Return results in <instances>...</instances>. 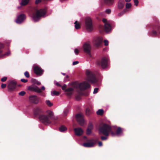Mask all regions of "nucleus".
Here are the masks:
<instances>
[{"label":"nucleus","instance_id":"obj_1","mask_svg":"<svg viewBox=\"0 0 160 160\" xmlns=\"http://www.w3.org/2000/svg\"><path fill=\"white\" fill-rule=\"evenodd\" d=\"M47 115H42L39 117L40 120L44 124L48 125L51 123V120H57V118L54 117L53 113L50 110L46 112Z\"/></svg>","mask_w":160,"mask_h":160},{"label":"nucleus","instance_id":"obj_2","mask_svg":"<svg viewBox=\"0 0 160 160\" xmlns=\"http://www.w3.org/2000/svg\"><path fill=\"white\" fill-rule=\"evenodd\" d=\"M46 14V11L45 9L37 10L35 12H33L32 14V19L34 22H38L40 19L41 17L44 16Z\"/></svg>","mask_w":160,"mask_h":160},{"label":"nucleus","instance_id":"obj_3","mask_svg":"<svg viewBox=\"0 0 160 160\" xmlns=\"http://www.w3.org/2000/svg\"><path fill=\"white\" fill-rule=\"evenodd\" d=\"M99 131L105 136H108L109 133L111 131V128L108 125L104 124L100 128Z\"/></svg>","mask_w":160,"mask_h":160},{"label":"nucleus","instance_id":"obj_4","mask_svg":"<svg viewBox=\"0 0 160 160\" xmlns=\"http://www.w3.org/2000/svg\"><path fill=\"white\" fill-rule=\"evenodd\" d=\"M85 27L87 30L91 32L93 29L92 20L89 17H87L85 19Z\"/></svg>","mask_w":160,"mask_h":160},{"label":"nucleus","instance_id":"obj_5","mask_svg":"<svg viewBox=\"0 0 160 160\" xmlns=\"http://www.w3.org/2000/svg\"><path fill=\"white\" fill-rule=\"evenodd\" d=\"M86 74L87 80L92 83H94L97 82V80L94 76L90 70H87L86 71Z\"/></svg>","mask_w":160,"mask_h":160},{"label":"nucleus","instance_id":"obj_6","mask_svg":"<svg viewBox=\"0 0 160 160\" xmlns=\"http://www.w3.org/2000/svg\"><path fill=\"white\" fill-rule=\"evenodd\" d=\"M76 88L81 90L86 89L90 87L89 84L86 82H83L82 83L77 84Z\"/></svg>","mask_w":160,"mask_h":160},{"label":"nucleus","instance_id":"obj_7","mask_svg":"<svg viewBox=\"0 0 160 160\" xmlns=\"http://www.w3.org/2000/svg\"><path fill=\"white\" fill-rule=\"evenodd\" d=\"M103 39L101 37H95L93 39L92 42L96 47H99Z\"/></svg>","mask_w":160,"mask_h":160},{"label":"nucleus","instance_id":"obj_8","mask_svg":"<svg viewBox=\"0 0 160 160\" xmlns=\"http://www.w3.org/2000/svg\"><path fill=\"white\" fill-rule=\"evenodd\" d=\"M76 118L77 122L81 126H83L85 123L82 115L80 114L77 115Z\"/></svg>","mask_w":160,"mask_h":160},{"label":"nucleus","instance_id":"obj_9","mask_svg":"<svg viewBox=\"0 0 160 160\" xmlns=\"http://www.w3.org/2000/svg\"><path fill=\"white\" fill-rule=\"evenodd\" d=\"M91 48V47L90 44L88 42L85 43L83 45L84 52L89 55L90 54Z\"/></svg>","mask_w":160,"mask_h":160},{"label":"nucleus","instance_id":"obj_10","mask_svg":"<svg viewBox=\"0 0 160 160\" xmlns=\"http://www.w3.org/2000/svg\"><path fill=\"white\" fill-rule=\"evenodd\" d=\"M28 89L31 91H34L38 93H41L42 91L40 88L36 86H31L28 87Z\"/></svg>","mask_w":160,"mask_h":160},{"label":"nucleus","instance_id":"obj_11","mask_svg":"<svg viewBox=\"0 0 160 160\" xmlns=\"http://www.w3.org/2000/svg\"><path fill=\"white\" fill-rule=\"evenodd\" d=\"M33 70L35 74L39 75H42L43 72V70L38 66H34L33 67Z\"/></svg>","mask_w":160,"mask_h":160},{"label":"nucleus","instance_id":"obj_12","mask_svg":"<svg viewBox=\"0 0 160 160\" xmlns=\"http://www.w3.org/2000/svg\"><path fill=\"white\" fill-rule=\"evenodd\" d=\"M108 61V58L104 57L102 58L101 62L98 63V64L101 65L102 68H104L107 66Z\"/></svg>","mask_w":160,"mask_h":160},{"label":"nucleus","instance_id":"obj_13","mask_svg":"<svg viewBox=\"0 0 160 160\" xmlns=\"http://www.w3.org/2000/svg\"><path fill=\"white\" fill-rule=\"evenodd\" d=\"M26 16L24 14H21L19 15L15 21L18 24H20L25 19Z\"/></svg>","mask_w":160,"mask_h":160},{"label":"nucleus","instance_id":"obj_14","mask_svg":"<svg viewBox=\"0 0 160 160\" xmlns=\"http://www.w3.org/2000/svg\"><path fill=\"white\" fill-rule=\"evenodd\" d=\"M29 99L30 102L35 104L38 103L39 101V99L37 98L36 96L35 95L30 96Z\"/></svg>","mask_w":160,"mask_h":160},{"label":"nucleus","instance_id":"obj_15","mask_svg":"<svg viewBox=\"0 0 160 160\" xmlns=\"http://www.w3.org/2000/svg\"><path fill=\"white\" fill-rule=\"evenodd\" d=\"M88 142L83 143L82 145L85 147H91L94 145V143L93 140H89L87 141Z\"/></svg>","mask_w":160,"mask_h":160},{"label":"nucleus","instance_id":"obj_16","mask_svg":"<svg viewBox=\"0 0 160 160\" xmlns=\"http://www.w3.org/2000/svg\"><path fill=\"white\" fill-rule=\"evenodd\" d=\"M75 135L78 136L82 135L83 133V130L80 128H76L74 129Z\"/></svg>","mask_w":160,"mask_h":160},{"label":"nucleus","instance_id":"obj_17","mask_svg":"<svg viewBox=\"0 0 160 160\" xmlns=\"http://www.w3.org/2000/svg\"><path fill=\"white\" fill-rule=\"evenodd\" d=\"M16 84L17 82L15 81H10L8 86V89L10 90H12L15 89Z\"/></svg>","mask_w":160,"mask_h":160},{"label":"nucleus","instance_id":"obj_18","mask_svg":"<svg viewBox=\"0 0 160 160\" xmlns=\"http://www.w3.org/2000/svg\"><path fill=\"white\" fill-rule=\"evenodd\" d=\"M4 47L3 45L1 43H0V57H2L4 56H8L10 54V51H8L7 52H6L4 54L1 55V54L2 52V49Z\"/></svg>","mask_w":160,"mask_h":160},{"label":"nucleus","instance_id":"obj_19","mask_svg":"<svg viewBox=\"0 0 160 160\" xmlns=\"http://www.w3.org/2000/svg\"><path fill=\"white\" fill-rule=\"evenodd\" d=\"M125 5V2L124 0H119L118 1V8L121 9Z\"/></svg>","mask_w":160,"mask_h":160},{"label":"nucleus","instance_id":"obj_20","mask_svg":"<svg viewBox=\"0 0 160 160\" xmlns=\"http://www.w3.org/2000/svg\"><path fill=\"white\" fill-rule=\"evenodd\" d=\"M105 30L106 32L110 31L111 29V26L109 24L105 23Z\"/></svg>","mask_w":160,"mask_h":160},{"label":"nucleus","instance_id":"obj_21","mask_svg":"<svg viewBox=\"0 0 160 160\" xmlns=\"http://www.w3.org/2000/svg\"><path fill=\"white\" fill-rule=\"evenodd\" d=\"M122 133V131L121 130V128L120 127H118L116 131V135L118 136H120L121 135Z\"/></svg>","mask_w":160,"mask_h":160},{"label":"nucleus","instance_id":"obj_22","mask_svg":"<svg viewBox=\"0 0 160 160\" xmlns=\"http://www.w3.org/2000/svg\"><path fill=\"white\" fill-rule=\"evenodd\" d=\"M73 89L72 88H69L67 89L66 91L67 92V94L68 95H71L72 93V91Z\"/></svg>","mask_w":160,"mask_h":160},{"label":"nucleus","instance_id":"obj_23","mask_svg":"<svg viewBox=\"0 0 160 160\" xmlns=\"http://www.w3.org/2000/svg\"><path fill=\"white\" fill-rule=\"evenodd\" d=\"M104 2L108 5H111L114 2V0H103Z\"/></svg>","mask_w":160,"mask_h":160},{"label":"nucleus","instance_id":"obj_24","mask_svg":"<svg viewBox=\"0 0 160 160\" xmlns=\"http://www.w3.org/2000/svg\"><path fill=\"white\" fill-rule=\"evenodd\" d=\"M60 92H57L56 91H53L51 92V95L52 96H58L59 95Z\"/></svg>","mask_w":160,"mask_h":160},{"label":"nucleus","instance_id":"obj_25","mask_svg":"<svg viewBox=\"0 0 160 160\" xmlns=\"http://www.w3.org/2000/svg\"><path fill=\"white\" fill-rule=\"evenodd\" d=\"M75 27L76 29H78L80 28V26L79 23L77 21H76L74 22Z\"/></svg>","mask_w":160,"mask_h":160},{"label":"nucleus","instance_id":"obj_26","mask_svg":"<svg viewBox=\"0 0 160 160\" xmlns=\"http://www.w3.org/2000/svg\"><path fill=\"white\" fill-rule=\"evenodd\" d=\"M29 1V0H22V1L21 3V4L22 5H26L28 3Z\"/></svg>","mask_w":160,"mask_h":160},{"label":"nucleus","instance_id":"obj_27","mask_svg":"<svg viewBox=\"0 0 160 160\" xmlns=\"http://www.w3.org/2000/svg\"><path fill=\"white\" fill-rule=\"evenodd\" d=\"M59 129L60 132H63L66 131L67 129V128L65 126H62L59 128Z\"/></svg>","mask_w":160,"mask_h":160},{"label":"nucleus","instance_id":"obj_28","mask_svg":"<svg viewBox=\"0 0 160 160\" xmlns=\"http://www.w3.org/2000/svg\"><path fill=\"white\" fill-rule=\"evenodd\" d=\"M103 113V110L102 109H99L97 112L98 115H102Z\"/></svg>","mask_w":160,"mask_h":160},{"label":"nucleus","instance_id":"obj_29","mask_svg":"<svg viewBox=\"0 0 160 160\" xmlns=\"http://www.w3.org/2000/svg\"><path fill=\"white\" fill-rule=\"evenodd\" d=\"M46 103L49 107H51L53 105V103L49 100H47L46 101Z\"/></svg>","mask_w":160,"mask_h":160},{"label":"nucleus","instance_id":"obj_30","mask_svg":"<svg viewBox=\"0 0 160 160\" xmlns=\"http://www.w3.org/2000/svg\"><path fill=\"white\" fill-rule=\"evenodd\" d=\"M41 109L38 108H36L34 111V114L36 115L41 112Z\"/></svg>","mask_w":160,"mask_h":160},{"label":"nucleus","instance_id":"obj_31","mask_svg":"<svg viewBox=\"0 0 160 160\" xmlns=\"http://www.w3.org/2000/svg\"><path fill=\"white\" fill-rule=\"evenodd\" d=\"M132 6L131 3H127L126 4V7L127 8H130Z\"/></svg>","mask_w":160,"mask_h":160},{"label":"nucleus","instance_id":"obj_32","mask_svg":"<svg viewBox=\"0 0 160 160\" xmlns=\"http://www.w3.org/2000/svg\"><path fill=\"white\" fill-rule=\"evenodd\" d=\"M93 126L92 124L90 122L88 126V128L92 130L93 129Z\"/></svg>","mask_w":160,"mask_h":160},{"label":"nucleus","instance_id":"obj_33","mask_svg":"<svg viewBox=\"0 0 160 160\" xmlns=\"http://www.w3.org/2000/svg\"><path fill=\"white\" fill-rule=\"evenodd\" d=\"M92 129L88 128L87 130V134L88 135L90 134L91 133Z\"/></svg>","mask_w":160,"mask_h":160},{"label":"nucleus","instance_id":"obj_34","mask_svg":"<svg viewBox=\"0 0 160 160\" xmlns=\"http://www.w3.org/2000/svg\"><path fill=\"white\" fill-rule=\"evenodd\" d=\"M25 94V92L24 91H22L19 92L18 94L20 96H24Z\"/></svg>","mask_w":160,"mask_h":160},{"label":"nucleus","instance_id":"obj_35","mask_svg":"<svg viewBox=\"0 0 160 160\" xmlns=\"http://www.w3.org/2000/svg\"><path fill=\"white\" fill-rule=\"evenodd\" d=\"M24 75L27 78H28L30 76L28 72L27 71H26L24 73Z\"/></svg>","mask_w":160,"mask_h":160},{"label":"nucleus","instance_id":"obj_36","mask_svg":"<svg viewBox=\"0 0 160 160\" xmlns=\"http://www.w3.org/2000/svg\"><path fill=\"white\" fill-rule=\"evenodd\" d=\"M86 114L87 115H89L90 114V110L89 108H87L86 111Z\"/></svg>","mask_w":160,"mask_h":160},{"label":"nucleus","instance_id":"obj_37","mask_svg":"<svg viewBox=\"0 0 160 160\" xmlns=\"http://www.w3.org/2000/svg\"><path fill=\"white\" fill-rule=\"evenodd\" d=\"M7 77H4L1 79V80L2 82H4L7 80Z\"/></svg>","mask_w":160,"mask_h":160},{"label":"nucleus","instance_id":"obj_38","mask_svg":"<svg viewBox=\"0 0 160 160\" xmlns=\"http://www.w3.org/2000/svg\"><path fill=\"white\" fill-rule=\"evenodd\" d=\"M104 42L105 46H108V42L107 40H104Z\"/></svg>","mask_w":160,"mask_h":160},{"label":"nucleus","instance_id":"obj_39","mask_svg":"<svg viewBox=\"0 0 160 160\" xmlns=\"http://www.w3.org/2000/svg\"><path fill=\"white\" fill-rule=\"evenodd\" d=\"M75 99L77 100L78 101L80 100L81 99L80 96L79 95L76 96V97Z\"/></svg>","mask_w":160,"mask_h":160},{"label":"nucleus","instance_id":"obj_40","mask_svg":"<svg viewBox=\"0 0 160 160\" xmlns=\"http://www.w3.org/2000/svg\"><path fill=\"white\" fill-rule=\"evenodd\" d=\"M107 137L106 136L105 137L104 136H102L101 137V138L102 140H106L107 139Z\"/></svg>","mask_w":160,"mask_h":160},{"label":"nucleus","instance_id":"obj_41","mask_svg":"<svg viewBox=\"0 0 160 160\" xmlns=\"http://www.w3.org/2000/svg\"><path fill=\"white\" fill-rule=\"evenodd\" d=\"M98 88H96L94 89V91H93V93L95 94L96 93L98 92Z\"/></svg>","mask_w":160,"mask_h":160},{"label":"nucleus","instance_id":"obj_42","mask_svg":"<svg viewBox=\"0 0 160 160\" xmlns=\"http://www.w3.org/2000/svg\"><path fill=\"white\" fill-rule=\"evenodd\" d=\"M135 5L137 6L138 3V0H133Z\"/></svg>","mask_w":160,"mask_h":160},{"label":"nucleus","instance_id":"obj_43","mask_svg":"<svg viewBox=\"0 0 160 160\" xmlns=\"http://www.w3.org/2000/svg\"><path fill=\"white\" fill-rule=\"evenodd\" d=\"M105 12L109 14L111 12V10L110 9H107L106 10Z\"/></svg>","mask_w":160,"mask_h":160},{"label":"nucleus","instance_id":"obj_44","mask_svg":"<svg viewBox=\"0 0 160 160\" xmlns=\"http://www.w3.org/2000/svg\"><path fill=\"white\" fill-rule=\"evenodd\" d=\"M6 86V84H2L1 85V87L2 88H5Z\"/></svg>","mask_w":160,"mask_h":160},{"label":"nucleus","instance_id":"obj_45","mask_svg":"<svg viewBox=\"0 0 160 160\" xmlns=\"http://www.w3.org/2000/svg\"><path fill=\"white\" fill-rule=\"evenodd\" d=\"M21 81L23 82H26L28 81V80L27 79H22Z\"/></svg>","mask_w":160,"mask_h":160},{"label":"nucleus","instance_id":"obj_46","mask_svg":"<svg viewBox=\"0 0 160 160\" xmlns=\"http://www.w3.org/2000/svg\"><path fill=\"white\" fill-rule=\"evenodd\" d=\"M74 52L76 54H78L79 53V51L77 49H74Z\"/></svg>","mask_w":160,"mask_h":160},{"label":"nucleus","instance_id":"obj_47","mask_svg":"<svg viewBox=\"0 0 160 160\" xmlns=\"http://www.w3.org/2000/svg\"><path fill=\"white\" fill-rule=\"evenodd\" d=\"M66 87H67L66 85L65 84H64V85H63L62 86V89L63 90H65V89L66 88Z\"/></svg>","mask_w":160,"mask_h":160},{"label":"nucleus","instance_id":"obj_48","mask_svg":"<svg viewBox=\"0 0 160 160\" xmlns=\"http://www.w3.org/2000/svg\"><path fill=\"white\" fill-rule=\"evenodd\" d=\"M78 63H79V62L78 61H75V62H73L72 64H73V65H74L78 64Z\"/></svg>","mask_w":160,"mask_h":160},{"label":"nucleus","instance_id":"obj_49","mask_svg":"<svg viewBox=\"0 0 160 160\" xmlns=\"http://www.w3.org/2000/svg\"><path fill=\"white\" fill-rule=\"evenodd\" d=\"M68 110H65V111H64V114L65 115H66L68 113Z\"/></svg>","mask_w":160,"mask_h":160},{"label":"nucleus","instance_id":"obj_50","mask_svg":"<svg viewBox=\"0 0 160 160\" xmlns=\"http://www.w3.org/2000/svg\"><path fill=\"white\" fill-rule=\"evenodd\" d=\"M102 145V142H98V146L99 147H101Z\"/></svg>","mask_w":160,"mask_h":160},{"label":"nucleus","instance_id":"obj_51","mask_svg":"<svg viewBox=\"0 0 160 160\" xmlns=\"http://www.w3.org/2000/svg\"><path fill=\"white\" fill-rule=\"evenodd\" d=\"M102 22L105 23H106V22H107V20L106 19H105V18H103L102 19Z\"/></svg>","mask_w":160,"mask_h":160},{"label":"nucleus","instance_id":"obj_52","mask_svg":"<svg viewBox=\"0 0 160 160\" xmlns=\"http://www.w3.org/2000/svg\"><path fill=\"white\" fill-rule=\"evenodd\" d=\"M40 0H36L35 3L36 4H38L40 2Z\"/></svg>","mask_w":160,"mask_h":160},{"label":"nucleus","instance_id":"obj_53","mask_svg":"<svg viewBox=\"0 0 160 160\" xmlns=\"http://www.w3.org/2000/svg\"><path fill=\"white\" fill-rule=\"evenodd\" d=\"M55 84L57 85V86H59V87H61V85L59 83H58V82H56L55 83Z\"/></svg>","mask_w":160,"mask_h":160},{"label":"nucleus","instance_id":"obj_54","mask_svg":"<svg viewBox=\"0 0 160 160\" xmlns=\"http://www.w3.org/2000/svg\"><path fill=\"white\" fill-rule=\"evenodd\" d=\"M41 90H45V88L44 86H42V87L41 89Z\"/></svg>","mask_w":160,"mask_h":160},{"label":"nucleus","instance_id":"obj_55","mask_svg":"<svg viewBox=\"0 0 160 160\" xmlns=\"http://www.w3.org/2000/svg\"><path fill=\"white\" fill-rule=\"evenodd\" d=\"M123 13H124V12H120L119 13H118V15L119 16H121L123 14Z\"/></svg>","mask_w":160,"mask_h":160},{"label":"nucleus","instance_id":"obj_56","mask_svg":"<svg viewBox=\"0 0 160 160\" xmlns=\"http://www.w3.org/2000/svg\"><path fill=\"white\" fill-rule=\"evenodd\" d=\"M111 134H112V136H114L115 135H116V134H115V133H113L112 132H111Z\"/></svg>","mask_w":160,"mask_h":160},{"label":"nucleus","instance_id":"obj_57","mask_svg":"<svg viewBox=\"0 0 160 160\" xmlns=\"http://www.w3.org/2000/svg\"><path fill=\"white\" fill-rule=\"evenodd\" d=\"M125 2H130L131 0H125Z\"/></svg>","mask_w":160,"mask_h":160},{"label":"nucleus","instance_id":"obj_58","mask_svg":"<svg viewBox=\"0 0 160 160\" xmlns=\"http://www.w3.org/2000/svg\"><path fill=\"white\" fill-rule=\"evenodd\" d=\"M36 83L37 84H38V85H39V84H41V82H37Z\"/></svg>","mask_w":160,"mask_h":160},{"label":"nucleus","instance_id":"obj_59","mask_svg":"<svg viewBox=\"0 0 160 160\" xmlns=\"http://www.w3.org/2000/svg\"><path fill=\"white\" fill-rule=\"evenodd\" d=\"M152 33L153 34H156V32L155 31H153L152 32Z\"/></svg>","mask_w":160,"mask_h":160},{"label":"nucleus","instance_id":"obj_60","mask_svg":"<svg viewBox=\"0 0 160 160\" xmlns=\"http://www.w3.org/2000/svg\"><path fill=\"white\" fill-rule=\"evenodd\" d=\"M62 74L64 75H65V73H62Z\"/></svg>","mask_w":160,"mask_h":160},{"label":"nucleus","instance_id":"obj_61","mask_svg":"<svg viewBox=\"0 0 160 160\" xmlns=\"http://www.w3.org/2000/svg\"><path fill=\"white\" fill-rule=\"evenodd\" d=\"M68 75H67V76H66V78H68Z\"/></svg>","mask_w":160,"mask_h":160},{"label":"nucleus","instance_id":"obj_62","mask_svg":"<svg viewBox=\"0 0 160 160\" xmlns=\"http://www.w3.org/2000/svg\"><path fill=\"white\" fill-rule=\"evenodd\" d=\"M84 138H86V137H84Z\"/></svg>","mask_w":160,"mask_h":160},{"label":"nucleus","instance_id":"obj_63","mask_svg":"<svg viewBox=\"0 0 160 160\" xmlns=\"http://www.w3.org/2000/svg\"><path fill=\"white\" fill-rule=\"evenodd\" d=\"M60 1H61V0H60Z\"/></svg>","mask_w":160,"mask_h":160}]
</instances>
